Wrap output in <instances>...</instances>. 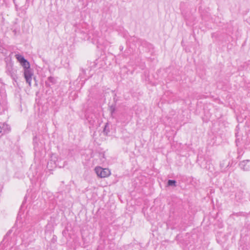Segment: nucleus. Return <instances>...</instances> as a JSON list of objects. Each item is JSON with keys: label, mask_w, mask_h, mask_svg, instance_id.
Instances as JSON below:
<instances>
[{"label": "nucleus", "mask_w": 250, "mask_h": 250, "mask_svg": "<svg viewBox=\"0 0 250 250\" xmlns=\"http://www.w3.org/2000/svg\"><path fill=\"white\" fill-rule=\"evenodd\" d=\"M11 233L12 230H10L4 236L0 245V249L3 250H10L13 248V246L16 244V243L15 241L13 240L12 237L11 236Z\"/></svg>", "instance_id": "1"}, {"label": "nucleus", "mask_w": 250, "mask_h": 250, "mask_svg": "<svg viewBox=\"0 0 250 250\" xmlns=\"http://www.w3.org/2000/svg\"><path fill=\"white\" fill-rule=\"evenodd\" d=\"M61 159L58 158L56 154H52L50 157V159L47 163V167H63L64 166V163L63 162L62 164L61 163Z\"/></svg>", "instance_id": "2"}, {"label": "nucleus", "mask_w": 250, "mask_h": 250, "mask_svg": "<svg viewBox=\"0 0 250 250\" xmlns=\"http://www.w3.org/2000/svg\"><path fill=\"white\" fill-rule=\"evenodd\" d=\"M35 234V228L31 227L28 230L25 231L22 237V241L25 243L31 242L34 240V234Z\"/></svg>", "instance_id": "3"}, {"label": "nucleus", "mask_w": 250, "mask_h": 250, "mask_svg": "<svg viewBox=\"0 0 250 250\" xmlns=\"http://www.w3.org/2000/svg\"><path fill=\"white\" fill-rule=\"evenodd\" d=\"M5 71L6 74L10 76L15 82H17V80L18 79V76L17 74V70L14 67L12 63L9 62L7 63Z\"/></svg>", "instance_id": "4"}, {"label": "nucleus", "mask_w": 250, "mask_h": 250, "mask_svg": "<svg viewBox=\"0 0 250 250\" xmlns=\"http://www.w3.org/2000/svg\"><path fill=\"white\" fill-rule=\"evenodd\" d=\"M7 109L6 95L4 90L0 88V114H2Z\"/></svg>", "instance_id": "5"}, {"label": "nucleus", "mask_w": 250, "mask_h": 250, "mask_svg": "<svg viewBox=\"0 0 250 250\" xmlns=\"http://www.w3.org/2000/svg\"><path fill=\"white\" fill-rule=\"evenodd\" d=\"M24 72L23 75L26 80V82L28 84L29 86L31 84V81L32 79V76H33V70L30 68V65L29 66H27L23 68Z\"/></svg>", "instance_id": "6"}, {"label": "nucleus", "mask_w": 250, "mask_h": 250, "mask_svg": "<svg viewBox=\"0 0 250 250\" xmlns=\"http://www.w3.org/2000/svg\"><path fill=\"white\" fill-rule=\"evenodd\" d=\"M95 171L97 176L101 178L106 177L110 174V172L108 169L103 168L100 167H96Z\"/></svg>", "instance_id": "7"}, {"label": "nucleus", "mask_w": 250, "mask_h": 250, "mask_svg": "<svg viewBox=\"0 0 250 250\" xmlns=\"http://www.w3.org/2000/svg\"><path fill=\"white\" fill-rule=\"evenodd\" d=\"M10 126L5 123L0 122V138L5 134L9 132Z\"/></svg>", "instance_id": "8"}, {"label": "nucleus", "mask_w": 250, "mask_h": 250, "mask_svg": "<svg viewBox=\"0 0 250 250\" xmlns=\"http://www.w3.org/2000/svg\"><path fill=\"white\" fill-rule=\"evenodd\" d=\"M15 57L18 61L20 63L23 68L29 66L30 65L29 62L24 58V57L20 54H17L15 55Z\"/></svg>", "instance_id": "9"}, {"label": "nucleus", "mask_w": 250, "mask_h": 250, "mask_svg": "<svg viewBox=\"0 0 250 250\" xmlns=\"http://www.w3.org/2000/svg\"><path fill=\"white\" fill-rule=\"evenodd\" d=\"M240 167L241 169L245 171H248L250 170V161L247 160L241 162L239 164Z\"/></svg>", "instance_id": "10"}, {"label": "nucleus", "mask_w": 250, "mask_h": 250, "mask_svg": "<svg viewBox=\"0 0 250 250\" xmlns=\"http://www.w3.org/2000/svg\"><path fill=\"white\" fill-rule=\"evenodd\" d=\"M56 79L52 76H50L47 78V81L45 82V85L47 87H50L51 85L54 84L56 83Z\"/></svg>", "instance_id": "11"}, {"label": "nucleus", "mask_w": 250, "mask_h": 250, "mask_svg": "<svg viewBox=\"0 0 250 250\" xmlns=\"http://www.w3.org/2000/svg\"><path fill=\"white\" fill-rule=\"evenodd\" d=\"M244 197V192L241 190H237L235 192V199L236 201H239Z\"/></svg>", "instance_id": "12"}, {"label": "nucleus", "mask_w": 250, "mask_h": 250, "mask_svg": "<svg viewBox=\"0 0 250 250\" xmlns=\"http://www.w3.org/2000/svg\"><path fill=\"white\" fill-rule=\"evenodd\" d=\"M138 43L143 47H149V46H151L150 44L148 43L146 41L140 39L138 40Z\"/></svg>", "instance_id": "13"}, {"label": "nucleus", "mask_w": 250, "mask_h": 250, "mask_svg": "<svg viewBox=\"0 0 250 250\" xmlns=\"http://www.w3.org/2000/svg\"><path fill=\"white\" fill-rule=\"evenodd\" d=\"M167 186L176 187V181L174 180H168L167 181Z\"/></svg>", "instance_id": "14"}, {"label": "nucleus", "mask_w": 250, "mask_h": 250, "mask_svg": "<svg viewBox=\"0 0 250 250\" xmlns=\"http://www.w3.org/2000/svg\"><path fill=\"white\" fill-rule=\"evenodd\" d=\"M116 110V105L112 104L109 106V111L110 112L111 115L113 116V113Z\"/></svg>", "instance_id": "15"}, {"label": "nucleus", "mask_w": 250, "mask_h": 250, "mask_svg": "<svg viewBox=\"0 0 250 250\" xmlns=\"http://www.w3.org/2000/svg\"><path fill=\"white\" fill-rule=\"evenodd\" d=\"M103 132H104V134L106 135H107L108 133L109 132V125H108V124H106L104 125V128Z\"/></svg>", "instance_id": "16"}, {"label": "nucleus", "mask_w": 250, "mask_h": 250, "mask_svg": "<svg viewBox=\"0 0 250 250\" xmlns=\"http://www.w3.org/2000/svg\"><path fill=\"white\" fill-rule=\"evenodd\" d=\"M2 46V43H1V42H0V47H1ZM0 52L2 53V54H6V53L4 52L3 51V49H0Z\"/></svg>", "instance_id": "17"}, {"label": "nucleus", "mask_w": 250, "mask_h": 250, "mask_svg": "<svg viewBox=\"0 0 250 250\" xmlns=\"http://www.w3.org/2000/svg\"><path fill=\"white\" fill-rule=\"evenodd\" d=\"M235 142H236V145L238 146V143H239V142H240L239 139H236Z\"/></svg>", "instance_id": "18"}, {"label": "nucleus", "mask_w": 250, "mask_h": 250, "mask_svg": "<svg viewBox=\"0 0 250 250\" xmlns=\"http://www.w3.org/2000/svg\"><path fill=\"white\" fill-rule=\"evenodd\" d=\"M119 49L120 50V51H123V50L124 49L123 46H122V45L120 46Z\"/></svg>", "instance_id": "19"}, {"label": "nucleus", "mask_w": 250, "mask_h": 250, "mask_svg": "<svg viewBox=\"0 0 250 250\" xmlns=\"http://www.w3.org/2000/svg\"><path fill=\"white\" fill-rule=\"evenodd\" d=\"M66 233V232H65V230H64L63 231H62V234L63 235H64V234Z\"/></svg>", "instance_id": "20"}, {"label": "nucleus", "mask_w": 250, "mask_h": 250, "mask_svg": "<svg viewBox=\"0 0 250 250\" xmlns=\"http://www.w3.org/2000/svg\"><path fill=\"white\" fill-rule=\"evenodd\" d=\"M13 236H14L13 238L12 237L13 239L14 238V240H15V237H14V234H13Z\"/></svg>", "instance_id": "21"}, {"label": "nucleus", "mask_w": 250, "mask_h": 250, "mask_svg": "<svg viewBox=\"0 0 250 250\" xmlns=\"http://www.w3.org/2000/svg\"><path fill=\"white\" fill-rule=\"evenodd\" d=\"M16 8L17 9V5L15 4Z\"/></svg>", "instance_id": "22"}]
</instances>
